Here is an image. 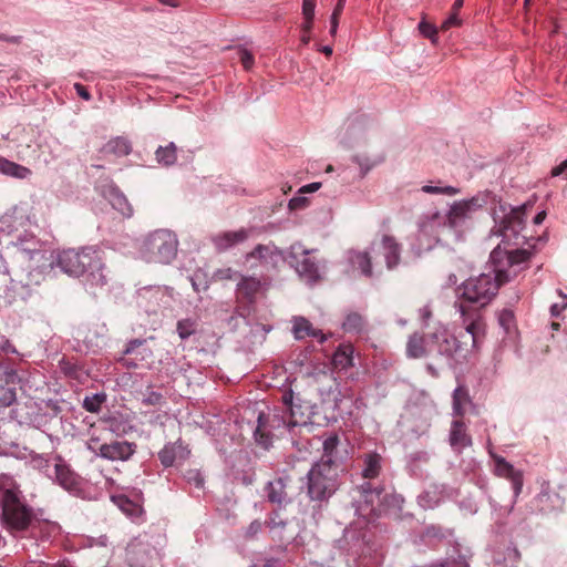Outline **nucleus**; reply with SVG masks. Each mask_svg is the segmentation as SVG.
Returning a JSON list of instances; mask_svg holds the SVG:
<instances>
[{"label":"nucleus","mask_w":567,"mask_h":567,"mask_svg":"<svg viewBox=\"0 0 567 567\" xmlns=\"http://www.w3.org/2000/svg\"><path fill=\"white\" fill-rule=\"evenodd\" d=\"M460 312L464 332L455 337L450 334L446 328L439 326L429 338L436 344L441 354L465 359L470 352L478 348L481 339L485 336V322L480 313H470L463 303L460 305Z\"/></svg>","instance_id":"f03ea898"},{"label":"nucleus","mask_w":567,"mask_h":567,"mask_svg":"<svg viewBox=\"0 0 567 567\" xmlns=\"http://www.w3.org/2000/svg\"><path fill=\"white\" fill-rule=\"evenodd\" d=\"M272 327L269 324L256 323L251 326V333L254 337V342L262 343L266 339L267 333L271 331Z\"/></svg>","instance_id":"5fc2aeb1"},{"label":"nucleus","mask_w":567,"mask_h":567,"mask_svg":"<svg viewBox=\"0 0 567 567\" xmlns=\"http://www.w3.org/2000/svg\"><path fill=\"white\" fill-rule=\"evenodd\" d=\"M190 282H192V287L197 292L206 290L209 286L206 275L204 272H202L200 270L196 271L190 277Z\"/></svg>","instance_id":"4d7b16f0"},{"label":"nucleus","mask_w":567,"mask_h":567,"mask_svg":"<svg viewBox=\"0 0 567 567\" xmlns=\"http://www.w3.org/2000/svg\"><path fill=\"white\" fill-rule=\"evenodd\" d=\"M559 296L561 298V302L554 303L550 307V313L553 317H558L563 310L567 308V296L564 295L561 291L559 292Z\"/></svg>","instance_id":"774afa93"},{"label":"nucleus","mask_w":567,"mask_h":567,"mask_svg":"<svg viewBox=\"0 0 567 567\" xmlns=\"http://www.w3.org/2000/svg\"><path fill=\"white\" fill-rule=\"evenodd\" d=\"M427 353L425 340L422 336L413 334L406 343V354L410 358L419 359L425 357Z\"/></svg>","instance_id":"79ce46f5"},{"label":"nucleus","mask_w":567,"mask_h":567,"mask_svg":"<svg viewBox=\"0 0 567 567\" xmlns=\"http://www.w3.org/2000/svg\"><path fill=\"white\" fill-rule=\"evenodd\" d=\"M82 276L84 277L83 284L85 289L92 295H96L107 286L109 274L97 249L93 254V260L87 265Z\"/></svg>","instance_id":"6ab92c4d"},{"label":"nucleus","mask_w":567,"mask_h":567,"mask_svg":"<svg viewBox=\"0 0 567 567\" xmlns=\"http://www.w3.org/2000/svg\"><path fill=\"white\" fill-rule=\"evenodd\" d=\"M266 524L271 530H275L277 528H284L286 526V523L279 517V514L277 512H274L269 516Z\"/></svg>","instance_id":"338daca9"},{"label":"nucleus","mask_w":567,"mask_h":567,"mask_svg":"<svg viewBox=\"0 0 567 567\" xmlns=\"http://www.w3.org/2000/svg\"><path fill=\"white\" fill-rule=\"evenodd\" d=\"M1 519L7 529L12 534L29 532L32 535L37 534L38 528L42 526L50 532L54 525L44 522L40 523L34 515L32 507H30L20 495L8 496L4 503L1 504Z\"/></svg>","instance_id":"39448f33"},{"label":"nucleus","mask_w":567,"mask_h":567,"mask_svg":"<svg viewBox=\"0 0 567 567\" xmlns=\"http://www.w3.org/2000/svg\"><path fill=\"white\" fill-rule=\"evenodd\" d=\"M12 244L17 248L19 259L21 260H40V258L43 257V251L39 247V241L32 234L25 230L19 234L16 241Z\"/></svg>","instance_id":"b1692460"},{"label":"nucleus","mask_w":567,"mask_h":567,"mask_svg":"<svg viewBox=\"0 0 567 567\" xmlns=\"http://www.w3.org/2000/svg\"><path fill=\"white\" fill-rule=\"evenodd\" d=\"M282 403L285 409L289 411L290 416H295V409L298 406L295 404V393L292 390H288L282 393Z\"/></svg>","instance_id":"052dcab7"},{"label":"nucleus","mask_w":567,"mask_h":567,"mask_svg":"<svg viewBox=\"0 0 567 567\" xmlns=\"http://www.w3.org/2000/svg\"><path fill=\"white\" fill-rule=\"evenodd\" d=\"M316 250L306 249L301 244L297 243L290 246L285 252V261L292 267L298 276L307 284H315L321 278L323 266L313 256Z\"/></svg>","instance_id":"1a4fd4ad"},{"label":"nucleus","mask_w":567,"mask_h":567,"mask_svg":"<svg viewBox=\"0 0 567 567\" xmlns=\"http://www.w3.org/2000/svg\"><path fill=\"white\" fill-rule=\"evenodd\" d=\"M178 249V238L174 231L166 228L148 233L142 240L138 252L147 262L171 264Z\"/></svg>","instance_id":"0eeeda50"},{"label":"nucleus","mask_w":567,"mask_h":567,"mask_svg":"<svg viewBox=\"0 0 567 567\" xmlns=\"http://www.w3.org/2000/svg\"><path fill=\"white\" fill-rule=\"evenodd\" d=\"M498 323L506 333H511L516 326L514 312L509 309H503L498 313Z\"/></svg>","instance_id":"3c124183"},{"label":"nucleus","mask_w":567,"mask_h":567,"mask_svg":"<svg viewBox=\"0 0 567 567\" xmlns=\"http://www.w3.org/2000/svg\"><path fill=\"white\" fill-rule=\"evenodd\" d=\"M155 158L159 165L172 166L177 161V147L175 143L169 142L165 146H158L155 151Z\"/></svg>","instance_id":"a19ab883"},{"label":"nucleus","mask_w":567,"mask_h":567,"mask_svg":"<svg viewBox=\"0 0 567 567\" xmlns=\"http://www.w3.org/2000/svg\"><path fill=\"white\" fill-rule=\"evenodd\" d=\"M137 451V445L134 442L125 440H112L106 442L102 458L112 462H126L133 457Z\"/></svg>","instance_id":"5701e85b"},{"label":"nucleus","mask_w":567,"mask_h":567,"mask_svg":"<svg viewBox=\"0 0 567 567\" xmlns=\"http://www.w3.org/2000/svg\"><path fill=\"white\" fill-rule=\"evenodd\" d=\"M197 320L193 318L181 319L176 323V332L182 340H187L197 331Z\"/></svg>","instance_id":"a18cd8bd"},{"label":"nucleus","mask_w":567,"mask_h":567,"mask_svg":"<svg viewBox=\"0 0 567 567\" xmlns=\"http://www.w3.org/2000/svg\"><path fill=\"white\" fill-rule=\"evenodd\" d=\"M337 138L341 147L354 152L361 151L365 146H372L375 141L374 135L368 130L367 123L362 120L347 123L338 133Z\"/></svg>","instance_id":"ddd939ff"},{"label":"nucleus","mask_w":567,"mask_h":567,"mask_svg":"<svg viewBox=\"0 0 567 567\" xmlns=\"http://www.w3.org/2000/svg\"><path fill=\"white\" fill-rule=\"evenodd\" d=\"M422 190L427 194H441V195H447V196H454L460 193V189L453 186H431V185H424L422 187Z\"/></svg>","instance_id":"864d4df0"},{"label":"nucleus","mask_w":567,"mask_h":567,"mask_svg":"<svg viewBox=\"0 0 567 567\" xmlns=\"http://www.w3.org/2000/svg\"><path fill=\"white\" fill-rule=\"evenodd\" d=\"M386 154L384 151L378 148L377 141L372 143V146H365L361 151H357L351 156V162L358 165L360 171V177H364L374 167L379 166L385 161Z\"/></svg>","instance_id":"aec40b11"},{"label":"nucleus","mask_w":567,"mask_h":567,"mask_svg":"<svg viewBox=\"0 0 567 567\" xmlns=\"http://www.w3.org/2000/svg\"><path fill=\"white\" fill-rule=\"evenodd\" d=\"M287 481V477H278L267 483L265 493L270 503L284 506L290 502L286 492Z\"/></svg>","instance_id":"c85d7f7f"},{"label":"nucleus","mask_w":567,"mask_h":567,"mask_svg":"<svg viewBox=\"0 0 567 567\" xmlns=\"http://www.w3.org/2000/svg\"><path fill=\"white\" fill-rule=\"evenodd\" d=\"M317 0H302V16L305 20L315 19Z\"/></svg>","instance_id":"e2e57ef3"},{"label":"nucleus","mask_w":567,"mask_h":567,"mask_svg":"<svg viewBox=\"0 0 567 567\" xmlns=\"http://www.w3.org/2000/svg\"><path fill=\"white\" fill-rule=\"evenodd\" d=\"M18 383L6 384L0 389V406L8 408L17 401L16 385Z\"/></svg>","instance_id":"8fccbe9b"},{"label":"nucleus","mask_w":567,"mask_h":567,"mask_svg":"<svg viewBox=\"0 0 567 567\" xmlns=\"http://www.w3.org/2000/svg\"><path fill=\"white\" fill-rule=\"evenodd\" d=\"M532 206L533 204L527 202L519 207L513 208L509 214L502 218L494 233L503 237V243L507 241L509 244L513 238L518 239V235L525 226V217Z\"/></svg>","instance_id":"2eb2a0df"},{"label":"nucleus","mask_w":567,"mask_h":567,"mask_svg":"<svg viewBox=\"0 0 567 567\" xmlns=\"http://www.w3.org/2000/svg\"><path fill=\"white\" fill-rule=\"evenodd\" d=\"M419 30L423 37L430 39L433 43H436L439 29L433 23L422 20L419 23Z\"/></svg>","instance_id":"6e6d98bb"},{"label":"nucleus","mask_w":567,"mask_h":567,"mask_svg":"<svg viewBox=\"0 0 567 567\" xmlns=\"http://www.w3.org/2000/svg\"><path fill=\"white\" fill-rule=\"evenodd\" d=\"M262 522L259 519L252 520L246 528L245 537L247 539H254L262 530Z\"/></svg>","instance_id":"680f3d73"},{"label":"nucleus","mask_w":567,"mask_h":567,"mask_svg":"<svg viewBox=\"0 0 567 567\" xmlns=\"http://www.w3.org/2000/svg\"><path fill=\"white\" fill-rule=\"evenodd\" d=\"M341 471L324 463H315L307 473L302 487L306 488L309 499L315 503L312 516L316 520L321 516L320 511L339 489Z\"/></svg>","instance_id":"7ed1b4c3"},{"label":"nucleus","mask_w":567,"mask_h":567,"mask_svg":"<svg viewBox=\"0 0 567 567\" xmlns=\"http://www.w3.org/2000/svg\"><path fill=\"white\" fill-rule=\"evenodd\" d=\"M152 358L153 351L148 348L146 339H132L125 344L118 361L127 369H136Z\"/></svg>","instance_id":"a211bd4d"},{"label":"nucleus","mask_w":567,"mask_h":567,"mask_svg":"<svg viewBox=\"0 0 567 567\" xmlns=\"http://www.w3.org/2000/svg\"><path fill=\"white\" fill-rule=\"evenodd\" d=\"M106 445V442H102L100 437L91 435L86 442L85 446L86 449L93 453L94 455L102 458V455L104 453V446Z\"/></svg>","instance_id":"603ef678"},{"label":"nucleus","mask_w":567,"mask_h":567,"mask_svg":"<svg viewBox=\"0 0 567 567\" xmlns=\"http://www.w3.org/2000/svg\"><path fill=\"white\" fill-rule=\"evenodd\" d=\"M240 277L241 275L231 268H220L214 272L216 280H233L238 282Z\"/></svg>","instance_id":"13d9d810"},{"label":"nucleus","mask_w":567,"mask_h":567,"mask_svg":"<svg viewBox=\"0 0 567 567\" xmlns=\"http://www.w3.org/2000/svg\"><path fill=\"white\" fill-rule=\"evenodd\" d=\"M114 504L133 522H138L143 515V507L140 503L133 502L125 495L112 496Z\"/></svg>","instance_id":"c9c22d12"},{"label":"nucleus","mask_w":567,"mask_h":567,"mask_svg":"<svg viewBox=\"0 0 567 567\" xmlns=\"http://www.w3.org/2000/svg\"><path fill=\"white\" fill-rule=\"evenodd\" d=\"M44 474L71 495L83 497V478L78 475L62 457L56 456L54 463L45 462Z\"/></svg>","instance_id":"9b49d317"},{"label":"nucleus","mask_w":567,"mask_h":567,"mask_svg":"<svg viewBox=\"0 0 567 567\" xmlns=\"http://www.w3.org/2000/svg\"><path fill=\"white\" fill-rule=\"evenodd\" d=\"M285 252L274 244L257 245L250 252L246 254L244 265L255 275L267 278L268 274L285 261Z\"/></svg>","instance_id":"9d476101"},{"label":"nucleus","mask_w":567,"mask_h":567,"mask_svg":"<svg viewBox=\"0 0 567 567\" xmlns=\"http://www.w3.org/2000/svg\"><path fill=\"white\" fill-rule=\"evenodd\" d=\"M61 409L56 405L37 403L29 400L24 403H17L11 410V419L20 425L34 427L45 433L50 439L51 432L62 424Z\"/></svg>","instance_id":"20e7f679"},{"label":"nucleus","mask_w":567,"mask_h":567,"mask_svg":"<svg viewBox=\"0 0 567 567\" xmlns=\"http://www.w3.org/2000/svg\"><path fill=\"white\" fill-rule=\"evenodd\" d=\"M42 279V271L30 270L25 278L11 279L10 289L21 299H25L30 295L31 287L38 286Z\"/></svg>","instance_id":"c756f323"},{"label":"nucleus","mask_w":567,"mask_h":567,"mask_svg":"<svg viewBox=\"0 0 567 567\" xmlns=\"http://www.w3.org/2000/svg\"><path fill=\"white\" fill-rule=\"evenodd\" d=\"M471 403L466 388L457 386L453 392V414L462 419L466 413V406Z\"/></svg>","instance_id":"58836bf2"},{"label":"nucleus","mask_w":567,"mask_h":567,"mask_svg":"<svg viewBox=\"0 0 567 567\" xmlns=\"http://www.w3.org/2000/svg\"><path fill=\"white\" fill-rule=\"evenodd\" d=\"M267 278L258 275L243 276L239 278L236 288V296L238 300H245L252 303L256 295L260 291L261 287L266 285Z\"/></svg>","instance_id":"a878e982"},{"label":"nucleus","mask_w":567,"mask_h":567,"mask_svg":"<svg viewBox=\"0 0 567 567\" xmlns=\"http://www.w3.org/2000/svg\"><path fill=\"white\" fill-rule=\"evenodd\" d=\"M365 321L358 312H350L347 315L342 329L349 333H359L364 329Z\"/></svg>","instance_id":"c03bdc74"},{"label":"nucleus","mask_w":567,"mask_h":567,"mask_svg":"<svg viewBox=\"0 0 567 567\" xmlns=\"http://www.w3.org/2000/svg\"><path fill=\"white\" fill-rule=\"evenodd\" d=\"M533 251L529 249H508L498 245L491 252V261L495 269L502 268L511 277V269L527 262Z\"/></svg>","instance_id":"dca6fc26"},{"label":"nucleus","mask_w":567,"mask_h":567,"mask_svg":"<svg viewBox=\"0 0 567 567\" xmlns=\"http://www.w3.org/2000/svg\"><path fill=\"white\" fill-rule=\"evenodd\" d=\"M382 467L383 457L377 451L364 452L358 458V472L352 481V506L355 514L368 522L385 516L390 508L384 488L372 483Z\"/></svg>","instance_id":"f257e3e1"},{"label":"nucleus","mask_w":567,"mask_h":567,"mask_svg":"<svg viewBox=\"0 0 567 567\" xmlns=\"http://www.w3.org/2000/svg\"><path fill=\"white\" fill-rule=\"evenodd\" d=\"M237 59L240 61L245 70H250L254 65V55L246 48H238L236 51Z\"/></svg>","instance_id":"bf43d9fd"},{"label":"nucleus","mask_w":567,"mask_h":567,"mask_svg":"<svg viewBox=\"0 0 567 567\" xmlns=\"http://www.w3.org/2000/svg\"><path fill=\"white\" fill-rule=\"evenodd\" d=\"M353 353H354V349H353L352 344H350V343L340 344L336 349L333 357H332L333 367L339 370H346V369L352 367L354 364L353 363V360H354Z\"/></svg>","instance_id":"e433bc0d"},{"label":"nucleus","mask_w":567,"mask_h":567,"mask_svg":"<svg viewBox=\"0 0 567 567\" xmlns=\"http://www.w3.org/2000/svg\"><path fill=\"white\" fill-rule=\"evenodd\" d=\"M450 444L456 451H462L472 444L471 436L461 419L454 420L451 424Z\"/></svg>","instance_id":"72a5a7b5"},{"label":"nucleus","mask_w":567,"mask_h":567,"mask_svg":"<svg viewBox=\"0 0 567 567\" xmlns=\"http://www.w3.org/2000/svg\"><path fill=\"white\" fill-rule=\"evenodd\" d=\"M95 250L96 248L94 247L63 249L56 254L55 259L50 262V266H56L65 275L79 278L85 272L91 260H93Z\"/></svg>","instance_id":"f8f14e48"},{"label":"nucleus","mask_w":567,"mask_h":567,"mask_svg":"<svg viewBox=\"0 0 567 567\" xmlns=\"http://www.w3.org/2000/svg\"><path fill=\"white\" fill-rule=\"evenodd\" d=\"M132 152L131 142L124 136H115L109 140L102 147L103 155H113L115 157H123Z\"/></svg>","instance_id":"f704fd0d"},{"label":"nucleus","mask_w":567,"mask_h":567,"mask_svg":"<svg viewBox=\"0 0 567 567\" xmlns=\"http://www.w3.org/2000/svg\"><path fill=\"white\" fill-rule=\"evenodd\" d=\"M173 289L166 286H144L137 289V303L147 312H156L161 307H168Z\"/></svg>","instance_id":"f3484780"},{"label":"nucleus","mask_w":567,"mask_h":567,"mask_svg":"<svg viewBox=\"0 0 567 567\" xmlns=\"http://www.w3.org/2000/svg\"><path fill=\"white\" fill-rule=\"evenodd\" d=\"M254 234L252 229L240 228L238 230H229L216 234L212 237V241L218 251H226L239 244L248 240Z\"/></svg>","instance_id":"393cba45"},{"label":"nucleus","mask_w":567,"mask_h":567,"mask_svg":"<svg viewBox=\"0 0 567 567\" xmlns=\"http://www.w3.org/2000/svg\"><path fill=\"white\" fill-rule=\"evenodd\" d=\"M20 492L16 487L14 481L11 476L0 475V504L4 503L8 496H18Z\"/></svg>","instance_id":"49530a36"},{"label":"nucleus","mask_w":567,"mask_h":567,"mask_svg":"<svg viewBox=\"0 0 567 567\" xmlns=\"http://www.w3.org/2000/svg\"><path fill=\"white\" fill-rule=\"evenodd\" d=\"M339 437L336 434L329 435L322 443V456L317 463H324L331 467L341 468L342 456L339 455Z\"/></svg>","instance_id":"7c9ffc66"},{"label":"nucleus","mask_w":567,"mask_h":567,"mask_svg":"<svg viewBox=\"0 0 567 567\" xmlns=\"http://www.w3.org/2000/svg\"><path fill=\"white\" fill-rule=\"evenodd\" d=\"M106 401V394L94 393L92 395H86L83 400V408L91 413H97L101 410L102 404Z\"/></svg>","instance_id":"09e8293b"},{"label":"nucleus","mask_w":567,"mask_h":567,"mask_svg":"<svg viewBox=\"0 0 567 567\" xmlns=\"http://www.w3.org/2000/svg\"><path fill=\"white\" fill-rule=\"evenodd\" d=\"M507 281H509V276L506 271L502 268H494L493 271L467 279L460 288L461 297L463 300L483 308L494 299L499 287Z\"/></svg>","instance_id":"423d86ee"},{"label":"nucleus","mask_w":567,"mask_h":567,"mask_svg":"<svg viewBox=\"0 0 567 567\" xmlns=\"http://www.w3.org/2000/svg\"><path fill=\"white\" fill-rule=\"evenodd\" d=\"M292 329L291 332L296 340H303L307 337L316 338L319 343L323 344L328 337L322 330L317 329L312 323L305 317L296 316L291 319Z\"/></svg>","instance_id":"cd10ccee"},{"label":"nucleus","mask_w":567,"mask_h":567,"mask_svg":"<svg viewBox=\"0 0 567 567\" xmlns=\"http://www.w3.org/2000/svg\"><path fill=\"white\" fill-rule=\"evenodd\" d=\"M189 451L183 445L181 441L175 443L166 444L159 452L158 458L165 467H169L174 462L179 458L184 460L187 457Z\"/></svg>","instance_id":"2f4dec72"},{"label":"nucleus","mask_w":567,"mask_h":567,"mask_svg":"<svg viewBox=\"0 0 567 567\" xmlns=\"http://www.w3.org/2000/svg\"><path fill=\"white\" fill-rule=\"evenodd\" d=\"M21 378L18 371L10 364H0V389H3L6 384L20 383Z\"/></svg>","instance_id":"de8ad7c7"},{"label":"nucleus","mask_w":567,"mask_h":567,"mask_svg":"<svg viewBox=\"0 0 567 567\" xmlns=\"http://www.w3.org/2000/svg\"><path fill=\"white\" fill-rule=\"evenodd\" d=\"M29 223L30 214L28 204L16 205L0 217V230L12 234L24 228Z\"/></svg>","instance_id":"4be33fe9"},{"label":"nucleus","mask_w":567,"mask_h":567,"mask_svg":"<svg viewBox=\"0 0 567 567\" xmlns=\"http://www.w3.org/2000/svg\"><path fill=\"white\" fill-rule=\"evenodd\" d=\"M482 207V203L478 197H472L467 200L455 202L447 215H446V224L452 229H457L461 227L467 219H470L475 212H477Z\"/></svg>","instance_id":"412c9836"},{"label":"nucleus","mask_w":567,"mask_h":567,"mask_svg":"<svg viewBox=\"0 0 567 567\" xmlns=\"http://www.w3.org/2000/svg\"><path fill=\"white\" fill-rule=\"evenodd\" d=\"M495 471L498 476L508 478L512 482L515 495L522 492L523 475L520 472L516 471L512 464L506 462L503 457H497Z\"/></svg>","instance_id":"473e14b6"},{"label":"nucleus","mask_w":567,"mask_h":567,"mask_svg":"<svg viewBox=\"0 0 567 567\" xmlns=\"http://www.w3.org/2000/svg\"><path fill=\"white\" fill-rule=\"evenodd\" d=\"M142 401L147 405H159L163 402V395L159 392L148 391Z\"/></svg>","instance_id":"69168bd1"},{"label":"nucleus","mask_w":567,"mask_h":567,"mask_svg":"<svg viewBox=\"0 0 567 567\" xmlns=\"http://www.w3.org/2000/svg\"><path fill=\"white\" fill-rule=\"evenodd\" d=\"M461 19L458 18V13L456 12H452L450 14V17L444 20L440 27V30L441 31H447L449 29L453 28V27H458L461 25Z\"/></svg>","instance_id":"0e129e2a"},{"label":"nucleus","mask_w":567,"mask_h":567,"mask_svg":"<svg viewBox=\"0 0 567 567\" xmlns=\"http://www.w3.org/2000/svg\"><path fill=\"white\" fill-rule=\"evenodd\" d=\"M378 251H382L384 261L390 268V236L383 235L380 243H373L369 251L349 250L347 261L353 270H359L364 276H371V260Z\"/></svg>","instance_id":"4468645a"},{"label":"nucleus","mask_w":567,"mask_h":567,"mask_svg":"<svg viewBox=\"0 0 567 567\" xmlns=\"http://www.w3.org/2000/svg\"><path fill=\"white\" fill-rule=\"evenodd\" d=\"M337 545L340 549L347 551L350 555H355L361 546V535L355 529H344L342 538L337 540Z\"/></svg>","instance_id":"4c0bfd02"},{"label":"nucleus","mask_w":567,"mask_h":567,"mask_svg":"<svg viewBox=\"0 0 567 567\" xmlns=\"http://www.w3.org/2000/svg\"><path fill=\"white\" fill-rule=\"evenodd\" d=\"M292 416L286 411L260 412L257 417V426L254 429V439L258 445L269 449L274 436L281 435L290 426H296Z\"/></svg>","instance_id":"6e6552de"},{"label":"nucleus","mask_w":567,"mask_h":567,"mask_svg":"<svg viewBox=\"0 0 567 567\" xmlns=\"http://www.w3.org/2000/svg\"><path fill=\"white\" fill-rule=\"evenodd\" d=\"M60 368L61 371L69 378H72L74 380H78L80 382H83L85 378L87 377L86 371L78 364L76 362H73L71 360L62 359L60 361Z\"/></svg>","instance_id":"37998d69"},{"label":"nucleus","mask_w":567,"mask_h":567,"mask_svg":"<svg viewBox=\"0 0 567 567\" xmlns=\"http://www.w3.org/2000/svg\"><path fill=\"white\" fill-rule=\"evenodd\" d=\"M101 193L103 197L109 200L112 207L124 217H131L133 215V208L127 198L112 182L103 185Z\"/></svg>","instance_id":"bb28decb"},{"label":"nucleus","mask_w":567,"mask_h":567,"mask_svg":"<svg viewBox=\"0 0 567 567\" xmlns=\"http://www.w3.org/2000/svg\"><path fill=\"white\" fill-rule=\"evenodd\" d=\"M0 173L20 179L28 178L31 175V171L28 167L3 157H0Z\"/></svg>","instance_id":"ea45409f"}]
</instances>
